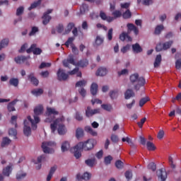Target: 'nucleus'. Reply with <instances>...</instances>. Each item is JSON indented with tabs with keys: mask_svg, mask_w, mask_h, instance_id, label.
<instances>
[{
	"mask_svg": "<svg viewBox=\"0 0 181 181\" xmlns=\"http://www.w3.org/2000/svg\"><path fill=\"white\" fill-rule=\"evenodd\" d=\"M95 144H97V141L95 139H88L85 142H79L77 145L71 148V152H74L75 158L78 159L81 158V152L83 151H91V149H93Z\"/></svg>",
	"mask_w": 181,
	"mask_h": 181,
	"instance_id": "obj_1",
	"label": "nucleus"
},
{
	"mask_svg": "<svg viewBox=\"0 0 181 181\" xmlns=\"http://www.w3.org/2000/svg\"><path fill=\"white\" fill-rule=\"evenodd\" d=\"M64 116H62L60 118L56 119L52 124H50L52 132L54 134L57 129L59 135H64L67 132L66 126L63 124L64 122ZM58 127V128H57Z\"/></svg>",
	"mask_w": 181,
	"mask_h": 181,
	"instance_id": "obj_2",
	"label": "nucleus"
},
{
	"mask_svg": "<svg viewBox=\"0 0 181 181\" xmlns=\"http://www.w3.org/2000/svg\"><path fill=\"white\" fill-rule=\"evenodd\" d=\"M127 33L125 32H123L119 35V39L122 40V42H125V40L127 39V42H132V37L129 36V33H131V32H134V35L136 36L139 33V30H138V28L135 26L133 23H128L127 25Z\"/></svg>",
	"mask_w": 181,
	"mask_h": 181,
	"instance_id": "obj_3",
	"label": "nucleus"
},
{
	"mask_svg": "<svg viewBox=\"0 0 181 181\" xmlns=\"http://www.w3.org/2000/svg\"><path fill=\"white\" fill-rule=\"evenodd\" d=\"M27 118H28V120L27 119L24 120L23 132L25 136H29V135L32 134V129L33 130L37 129V123H36L30 116H28ZM30 125L32 127V129L30 128Z\"/></svg>",
	"mask_w": 181,
	"mask_h": 181,
	"instance_id": "obj_4",
	"label": "nucleus"
},
{
	"mask_svg": "<svg viewBox=\"0 0 181 181\" xmlns=\"http://www.w3.org/2000/svg\"><path fill=\"white\" fill-rule=\"evenodd\" d=\"M50 146H56L54 141H44L42 144V148L44 153H54V150L50 148Z\"/></svg>",
	"mask_w": 181,
	"mask_h": 181,
	"instance_id": "obj_5",
	"label": "nucleus"
},
{
	"mask_svg": "<svg viewBox=\"0 0 181 181\" xmlns=\"http://www.w3.org/2000/svg\"><path fill=\"white\" fill-rule=\"evenodd\" d=\"M43 113V106L38 105L35 107L34 109V122L35 124H39L40 122V119L39 118V115H42Z\"/></svg>",
	"mask_w": 181,
	"mask_h": 181,
	"instance_id": "obj_6",
	"label": "nucleus"
},
{
	"mask_svg": "<svg viewBox=\"0 0 181 181\" xmlns=\"http://www.w3.org/2000/svg\"><path fill=\"white\" fill-rule=\"evenodd\" d=\"M76 63L77 62L74 60V56L73 54L69 55L67 59H64L62 62L64 67H67L68 69H71V67H70V64L76 66Z\"/></svg>",
	"mask_w": 181,
	"mask_h": 181,
	"instance_id": "obj_7",
	"label": "nucleus"
},
{
	"mask_svg": "<svg viewBox=\"0 0 181 181\" xmlns=\"http://www.w3.org/2000/svg\"><path fill=\"white\" fill-rule=\"evenodd\" d=\"M95 114H100V109H92L90 106L87 107L86 110V117H87V118L93 117L95 115Z\"/></svg>",
	"mask_w": 181,
	"mask_h": 181,
	"instance_id": "obj_8",
	"label": "nucleus"
},
{
	"mask_svg": "<svg viewBox=\"0 0 181 181\" xmlns=\"http://www.w3.org/2000/svg\"><path fill=\"white\" fill-rule=\"evenodd\" d=\"M57 75L59 81H66V80L69 78V74H66L64 69H59Z\"/></svg>",
	"mask_w": 181,
	"mask_h": 181,
	"instance_id": "obj_9",
	"label": "nucleus"
},
{
	"mask_svg": "<svg viewBox=\"0 0 181 181\" xmlns=\"http://www.w3.org/2000/svg\"><path fill=\"white\" fill-rule=\"evenodd\" d=\"M36 44H33L30 48L26 49L27 53H33V54H42V49L36 47Z\"/></svg>",
	"mask_w": 181,
	"mask_h": 181,
	"instance_id": "obj_10",
	"label": "nucleus"
},
{
	"mask_svg": "<svg viewBox=\"0 0 181 181\" xmlns=\"http://www.w3.org/2000/svg\"><path fill=\"white\" fill-rule=\"evenodd\" d=\"M157 176L160 181H165L168 178V173L163 169H160L157 171Z\"/></svg>",
	"mask_w": 181,
	"mask_h": 181,
	"instance_id": "obj_11",
	"label": "nucleus"
},
{
	"mask_svg": "<svg viewBox=\"0 0 181 181\" xmlns=\"http://www.w3.org/2000/svg\"><path fill=\"white\" fill-rule=\"evenodd\" d=\"M136 83L137 84L134 86V88L136 91H138L141 87H144V86H145L146 81L145 80L144 77H139Z\"/></svg>",
	"mask_w": 181,
	"mask_h": 181,
	"instance_id": "obj_12",
	"label": "nucleus"
},
{
	"mask_svg": "<svg viewBox=\"0 0 181 181\" xmlns=\"http://www.w3.org/2000/svg\"><path fill=\"white\" fill-rule=\"evenodd\" d=\"M28 59H30V57L18 56L14 58V62H16L17 64H22L23 63H26Z\"/></svg>",
	"mask_w": 181,
	"mask_h": 181,
	"instance_id": "obj_13",
	"label": "nucleus"
},
{
	"mask_svg": "<svg viewBox=\"0 0 181 181\" xmlns=\"http://www.w3.org/2000/svg\"><path fill=\"white\" fill-rule=\"evenodd\" d=\"M76 179L77 180H90L91 179V174L88 173H83V175L80 174L76 175Z\"/></svg>",
	"mask_w": 181,
	"mask_h": 181,
	"instance_id": "obj_14",
	"label": "nucleus"
},
{
	"mask_svg": "<svg viewBox=\"0 0 181 181\" xmlns=\"http://www.w3.org/2000/svg\"><path fill=\"white\" fill-rule=\"evenodd\" d=\"M76 67H81V69H84V67H87L88 66V60L87 59H81L76 64Z\"/></svg>",
	"mask_w": 181,
	"mask_h": 181,
	"instance_id": "obj_15",
	"label": "nucleus"
},
{
	"mask_svg": "<svg viewBox=\"0 0 181 181\" xmlns=\"http://www.w3.org/2000/svg\"><path fill=\"white\" fill-rule=\"evenodd\" d=\"M100 18H101L103 21H107L109 23L114 21V17L107 16V14L103 11L100 12Z\"/></svg>",
	"mask_w": 181,
	"mask_h": 181,
	"instance_id": "obj_16",
	"label": "nucleus"
},
{
	"mask_svg": "<svg viewBox=\"0 0 181 181\" xmlns=\"http://www.w3.org/2000/svg\"><path fill=\"white\" fill-rule=\"evenodd\" d=\"M2 173L4 176L9 177V176H11V173H12V165H7L5 168H4Z\"/></svg>",
	"mask_w": 181,
	"mask_h": 181,
	"instance_id": "obj_17",
	"label": "nucleus"
},
{
	"mask_svg": "<svg viewBox=\"0 0 181 181\" xmlns=\"http://www.w3.org/2000/svg\"><path fill=\"white\" fill-rule=\"evenodd\" d=\"M28 80L32 83V84H34V86H39V80L35 77V74L33 73L30 74L28 76Z\"/></svg>",
	"mask_w": 181,
	"mask_h": 181,
	"instance_id": "obj_18",
	"label": "nucleus"
},
{
	"mask_svg": "<svg viewBox=\"0 0 181 181\" xmlns=\"http://www.w3.org/2000/svg\"><path fill=\"white\" fill-rule=\"evenodd\" d=\"M18 101H19V100L18 99H16L8 103V105L7 106V110H8V111H9V112H12V111H16L15 105H16V103Z\"/></svg>",
	"mask_w": 181,
	"mask_h": 181,
	"instance_id": "obj_19",
	"label": "nucleus"
},
{
	"mask_svg": "<svg viewBox=\"0 0 181 181\" xmlns=\"http://www.w3.org/2000/svg\"><path fill=\"white\" fill-rule=\"evenodd\" d=\"M107 73H108V70H107L106 68L100 67L96 71V76H100V77H103L106 76Z\"/></svg>",
	"mask_w": 181,
	"mask_h": 181,
	"instance_id": "obj_20",
	"label": "nucleus"
},
{
	"mask_svg": "<svg viewBox=\"0 0 181 181\" xmlns=\"http://www.w3.org/2000/svg\"><path fill=\"white\" fill-rule=\"evenodd\" d=\"M132 97H135V93L132 89H127L124 93V98L125 100H129Z\"/></svg>",
	"mask_w": 181,
	"mask_h": 181,
	"instance_id": "obj_21",
	"label": "nucleus"
},
{
	"mask_svg": "<svg viewBox=\"0 0 181 181\" xmlns=\"http://www.w3.org/2000/svg\"><path fill=\"white\" fill-rule=\"evenodd\" d=\"M122 142H127L133 149H136V145L132 142V140L129 137H123L122 139Z\"/></svg>",
	"mask_w": 181,
	"mask_h": 181,
	"instance_id": "obj_22",
	"label": "nucleus"
},
{
	"mask_svg": "<svg viewBox=\"0 0 181 181\" xmlns=\"http://www.w3.org/2000/svg\"><path fill=\"white\" fill-rule=\"evenodd\" d=\"M97 91H98V85L95 83H93L90 86V93L92 95H96Z\"/></svg>",
	"mask_w": 181,
	"mask_h": 181,
	"instance_id": "obj_23",
	"label": "nucleus"
},
{
	"mask_svg": "<svg viewBox=\"0 0 181 181\" xmlns=\"http://www.w3.org/2000/svg\"><path fill=\"white\" fill-rule=\"evenodd\" d=\"M132 50L134 52V53H141L142 52V47H141V45H139V43H136L132 45Z\"/></svg>",
	"mask_w": 181,
	"mask_h": 181,
	"instance_id": "obj_24",
	"label": "nucleus"
},
{
	"mask_svg": "<svg viewBox=\"0 0 181 181\" xmlns=\"http://www.w3.org/2000/svg\"><path fill=\"white\" fill-rule=\"evenodd\" d=\"M61 149L62 152H67L70 149V143L67 141H64L62 144Z\"/></svg>",
	"mask_w": 181,
	"mask_h": 181,
	"instance_id": "obj_25",
	"label": "nucleus"
},
{
	"mask_svg": "<svg viewBox=\"0 0 181 181\" xmlns=\"http://www.w3.org/2000/svg\"><path fill=\"white\" fill-rule=\"evenodd\" d=\"M83 136H84V130L80 127L77 128L76 130V137L77 139H80Z\"/></svg>",
	"mask_w": 181,
	"mask_h": 181,
	"instance_id": "obj_26",
	"label": "nucleus"
},
{
	"mask_svg": "<svg viewBox=\"0 0 181 181\" xmlns=\"http://www.w3.org/2000/svg\"><path fill=\"white\" fill-rule=\"evenodd\" d=\"M162 62V55L158 54L156 56L155 62H154V67L156 69L157 67H159L160 66V63Z\"/></svg>",
	"mask_w": 181,
	"mask_h": 181,
	"instance_id": "obj_27",
	"label": "nucleus"
},
{
	"mask_svg": "<svg viewBox=\"0 0 181 181\" xmlns=\"http://www.w3.org/2000/svg\"><path fill=\"white\" fill-rule=\"evenodd\" d=\"M86 132H88V134H90V135H93V136H97V132L91 128L90 126H86L84 128Z\"/></svg>",
	"mask_w": 181,
	"mask_h": 181,
	"instance_id": "obj_28",
	"label": "nucleus"
},
{
	"mask_svg": "<svg viewBox=\"0 0 181 181\" xmlns=\"http://www.w3.org/2000/svg\"><path fill=\"white\" fill-rule=\"evenodd\" d=\"M47 114H48L49 116L50 115H59V112L56 110L54 108L52 107H47Z\"/></svg>",
	"mask_w": 181,
	"mask_h": 181,
	"instance_id": "obj_29",
	"label": "nucleus"
},
{
	"mask_svg": "<svg viewBox=\"0 0 181 181\" xmlns=\"http://www.w3.org/2000/svg\"><path fill=\"white\" fill-rule=\"evenodd\" d=\"M80 12L81 15H84L88 12V5L86 4H83L80 8Z\"/></svg>",
	"mask_w": 181,
	"mask_h": 181,
	"instance_id": "obj_30",
	"label": "nucleus"
},
{
	"mask_svg": "<svg viewBox=\"0 0 181 181\" xmlns=\"http://www.w3.org/2000/svg\"><path fill=\"white\" fill-rule=\"evenodd\" d=\"M31 94L33 95H35V97H39V95H42L43 94V89L38 88V89H34L31 91Z\"/></svg>",
	"mask_w": 181,
	"mask_h": 181,
	"instance_id": "obj_31",
	"label": "nucleus"
},
{
	"mask_svg": "<svg viewBox=\"0 0 181 181\" xmlns=\"http://www.w3.org/2000/svg\"><path fill=\"white\" fill-rule=\"evenodd\" d=\"M165 29V27L163 25H158L156 27L155 30H154V35H160L162 30Z\"/></svg>",
	"mask_w": 181,
	"mask_h": 181,
	"instance_id": "obj_32",
	"label": "nucleus"
},
{
	"mask_svg": "<svg viewBox=\"0 0 181 181\" xmlns=\"http://www.w3.org/2000/svg\"><path fill=\"white\" fill-rule=\"evenodd\" d=\"M9 84L11 86H13V87H18V86H19V79L16 78H11L9 80Z\"/></svg>",
	"mask_w": 181,
	"mask_h": 181,
	"instance_id": "obj_33",
	"label": "nucleus"
},
{
	"mask_svg": "<svg viewBox=\"0 0 181 181\" xmlns=\"http://www.w3.org/2000/svg\"><path fill=\"white\" fill-rule=\"evenodd\" d=\"M172 45H173V40H170L163 43V50H168V49H170V47H172Z\"/></svg>",
	"mask_w": 181,
	"mask_h": 181,
	"instance_id": "obj_34",
	"label": "nucleus"
},
{
	"mask_svg": "<svg viewBox=\"0 0 181 181\" xmlns=\"http://www.w3.org/2000/svg\"><path fill=\"white\" fill-rule=\"evenodd\" d=\"M42 23L43 25H47V23H49L52 19V17L47 14H44L42 16Z\"/></svg>",
	"mask_w": 181,
	"mask_h": 181,
	"instance_id": "obj_35",
	"label": "nucleus"
},
{
	"mask_svg": "<svg viewBox=\"0 0 181 181\" xmlns=\"http://www.w3.org/2000/svg\"><path fill=\"white\" fill-rule=\"evenodd\" d=\"M86 86H87V81L86 80L78 81L75 85L76 87H81V88H84Z\"/></svg>",
	"mask_w": 181,
	"mask_h": 181,
	"instance_id": "obj_36",
	"label": "nucleus"
},
{
	"mask_svg": "<svg viewBox=\"0 0 181 181\" xmlns=\"http://www.w3.org/2000/svg\"><path fill=\"white\" fill-rule=\"evenodd\" d=\"M74 23H69L66 26V30H65L64 35H69L71 32V29L74 28Z\"/></svg>",
	"mask_w": 181,
	"mask_h": 181,
	"instance_id": "obj_37",
	"label": "nucleus"
},
{
	"mask_svg": "<svg viewBox=\"0 0 181 181\" xmlns=\"http://www.w3.org/2000/svg\"><path fill=\"white\" fill-rule=\"evenodd\" d=\"M9 45V40L8 39H4L0 42V50H2L4 47H6Z\"/></svg>",
	"mask_w": 181,
	"mask_h": 181,
	"instance_id": "obj_38",
	"label": "nucleus"
},
{
	"mask_svg": "<svg viewBox=\"0 0 181 181\" xmlns=\"http://www.w3.org/2000/svg\"><path fill=\"white\" fill-rule=\"evenodd\" d=\"M11 142H12V141H11V139L9 138H8V137L3 138V140L1 142L2 148L9 145V144H11Z\"/></svg>",
	"mask_w": 181,
	"mask_h": 181,
	"instance_id": "obj_39",
	"label": "nucleus"
},
{
	"mask_svg": "<svg viewBox=\"0 0 181 181\" xmlns=\"http://www.w3.org/2000/svg\"><path fill=\"white\" fill-rule=\"evenodd\" d=\"M139 78V74H134L130 76V81L131 83H136L138 81V78Z\"/></svg>",
	"mask_w": 181,
	"mask_h": 181,
	"instance_id": "obj_40",
	"label": "nucleus"
},
{
	"mask_svg": "<svg viewBox=\"0 0 181 181\" xmlns=\"http://www.w3.org/2000/svg\"><path fill=\"white\" fill-rule=\"evenodd\" d=\"M8 135L9 136H13L14 139H16V135H18V132L15 129L11 128L8 130Z\"/></svg>",
	"mask_w": 181,
	"mask_h": 181,
	"instance_id": "obj_41",
	"label": "nucleus"
},
{
	"mask_svg": "<svg viewBox=\"0 0 181 181\" xmlns=\"http://www.w3.org/2000/svg\"><path fill=\"white\" fill-rule=\"evenodd\" d=\"M132 16V13L129 9H127L124 13L122 14V17L124 19H129Z\"/></svg>",
	"mask_w": 181,
	"mask_h": 181,
	"instance_id": "obj_42",
	"label": "nucleus"
},
{
	"mask_svg": "<svg viewBox=\"0 0 181 181\" xmlns=\"http://www.w3.org/2000/svg\"><path fill=\"white\" fill-rule=\"evenodd\" d=\"M40 4H42V2L40 1V0H38L37 1H35L34 3H33L28 8V11H32V9H35V8H37V6H39V5H40Z\"/></svg>",
	"mask_w": 181,
	"mask_h": 181,
	"instance_id": "obj_43",
	"label": "nucleus"
},
{
	"mask_svg": "<svg viewBox=\"0 0 181 181\" xmlns=\"http://www.w3.org/2000/svg\"><path fill=\"white\" fill-rule=\"evenodd\" d=\"M85 163L86 165H87V166H89L90 168H93V166H94L95 163V159H88L85 160Z\"/></svg>",
	"mask_w": 181,
	"mask_h": 181,
	"instance_id": "obj_44",
	"label": "nucleus"
},
{
	"mask_svg": "<svg viewBox=\"0 0 181 181\" xmlns=\"http://www.w3.org/2000/svg\"><path fill=\"white\" fill-rule=\"evenodd\" d=\"M104 43V39L101 38L100 36L96 37L95 46H101Z\"/></svg>",
	"mask_w": 181,
	"mask_h": 181,
	"instance_id": "obj_45",
	"label": "nucleus"
},
{
	"mask_svg": "<svg viewBox=\"0 0 181 181\" xmlns=\"http://www.w3.org/2000/svg\"><path fill=\"white\" fill-rule=\"evenodd\" d=\"M146 146H147L148 151H155V149H156V147L155 146L153 143L151 141H147Z\"/></svg>",
	"mask_w": 181,
	"mask_h": 181,
	"instance_id": "obj_46",
	"label": "nucleus"
},
{
	"mask_svg": "<svg viewBox=\"0 0 181 181\" xmlns=\"http://www.w3.org/2000/svg\"><path fill=\"white\" fill-rule=\"evenodd\" d=\"M113 18L117 19V18H121L122 16V13L120 11L116 10L112 13Z\"/></svg>",
	"mask_w": 181,
	"mask_h": 181,
	"instance_id": "obj_47",
	"label": "nucleus"
},
{
	"mask_svg": "<svg viewBox=\"0 0 181 181\" xmlns=\"http://www.w3.org/2000/svg\"><path fill=\"white\" fill-rule=\"evenodd\" d=\"M149 97L143 98L139 101V107H144L148 101H149Z\"/></svg>",
	"mask_w": 181,
	"mask_h": 181,
	"instance_id": "obj_48",
	"label": "nucleus"
},
{
	"mask_svg": "<svg viewBox=\"0 0 181 181\" xmlns=\"http://www.w3.org/2000/svg\"><path fill=\"white\" fill-rule=\"evenodd\" d=\"M110 96L112 100H115L118 97V90H112L110 92Z\"/></svg>",
	"mask_w": 181,
	"mask_h": 181,
	"instance_id": "obj_49",
	"label": "nucleus"
},
{
	"mask_svg": "<svg viewBox=\"0 0 181 181\" xmlns=\"http://www.w3.org/2000/svg\"><path fill=\"white\" fill-rule=\"evenodd\" d=\"M73 42H74V37H69L65 42V46H66L67 47H69V46H71V45H74Z\"/></svg>",
	"mask_w": 181,
	"mask_h": 181,
	"instance_id": "obj_50",
	"label": "nucleus"
},
{
	"mask_svg": "<svg viewBox=\"0 0 181 181\" xmlns=\"http://www.w3.org/2000/svg\"><path fill=\"white\" fill-rule=\"evenodd\" d=\"M147 168L150 170H152L153 172H155L156 170V164H155V163H150L148 165Z\"/></svg>",
	"mask_w": 181,
	"mask_h": 181,
	"instance_id": "obj_51",
	"label": "nucleus"
},
{
	"mask_svg": "<svg viewBox=\"0 0 181 181\" xmlns=\"http://www.w3.org/2000/svg\"><path fill=\"white\" fill-rule=\"evenodd\" d=\"M115 166L117 169H122L124 168V163L118 160L115 162Z\"/></svg>",
	"mask_w": 181,
	"mask_h": 181,
	"instance_id": "obj_52",
	"label": "nucleus"
},
{
	"mask_svg": "<svg viewBox=\"0 0 181 181\" xmlns=\"http://www.w3.org/2000/svg\"><path fill=\"white\" fill-rule=\"evenodd\" d=\"M37 32H39V28H37V27H33L31 31L29 33V36H35Z\"/></svg>",
	"mask_w": 181,
	"mask_h": 181,
	"instance_id": "obj_53",
	"label": "nucleus"
},
{
	"mask_svg": "<svg viewBox=\"0 0 181 181\" xmlns=\"http://www.w3.org/2000/svg\"><path fill=\"white\" fill-rule=\"evenodd\" d=\"M111 160H112V156H107L105 157V159H104L105 165H110L111 163Z\"/></svg>",
	"mask_w": 181,
	"mask_h": 181,
	"instance_id": "obj_54",
	"label": "nucleus"
},
{
	"mask_svg": "<svg viewBox=\"0 0 181 181\" xmlns=\"http://www.w3.org/2000/svg\"><path fill=\"white\" fill-rule=\"evenodd\" d=\"M101 107L103 110H105V111H111V110H112V106L110 105L103 104L101 105Z\"/></svg>",
	"mask_w": 181,
	"mask_h": 181,
	"instance_id": "obj_55",
	"label": "nucleus"
},
{
	"mask_svg": "<svg viewBox=\"0 0 181 181\" xmlns=\"http://www.w3.org/2000/svg\"><path fill=\"white\" fill-rule=\"evenodd\" d=\"M124 175L126 179H127V180L132 179V171H130V170L126 171L124 173Z\"/></svg>",
	"mask_w": 181,
	"mask_h": 181,
	"instance_id": "obj_56",
	"label": "nucleus"
},
{
	"mask_svg": "<svg viewBox=\"0 0 181 181\" xmlns=\"http://www.w3.org/2000/svg\"><path fill=\"white\" fill-rule=\"evenodd\" d=\"M111 141L114 144H117V142L119 141V139L118 138V136H117L115 134H112Z\"/></svg>",
	"mask_w": 181,
	"mask_h": 181,
	"instance_id": "obj_57",
	"label": "nucleus"
},
{
	"mask_svg": "<svg viewBox=\"0 0 181 181\" xmlns=\"http://www.w3.org/2000/svg\"><path fill=\"white\" fill-rule=\"evenodd\" d=\"M146 122V117L142 118L140 122H137V125L139 128H142L144 127V124Z\"/></svg>",
	"mask_w": 181,
	"mask_h": 181,
	"instance_id": "obj_58",
	"label": "nucleus"
},
{
	"mask_svg": "<svg viewBox=\"0 0 181 181\" xmlns=\"http://www.w3.org/2000/svg\"><path fill=\"white\" fill-rule=\"evenodd\" d=\"M24 9L25 8H23V6H20L18 8H17L16 16H21V15H22V13H23Z\"/></svg>",
	"mask_w": 181,
	"mask_h": 181,
	"instance_id": "obj_59",
	"label": "nucleus"
},
{
	"mask_svg": "<svg viewBox=\"0 0 181 181\" xmlns=\"http://www.w3.org/2000/svg\"><path fill=\"white\" fill-rule=\"evenodd\" d=\"M163 50V44L161 42L158 43L156 47V52H162Z\"/></svg>",
	"mask_w": 181,
	"mask_h": 181,
	"instance_id": "obj_60",
	"label": "nucleus"
},
{
	"mask_svg": "<svg viewBox=\"0 0 181 181\" xmlns=\"http://www.w3.org/2000/svg\"><path fill=\"white\" fill-rule=\"evenodd\" d=\"M71 47L72 49V53L74 54H78V49H77V47L74 44H71Z\"/></svg>",
	"mask_w": 181,
	"mask_h": 181,
	"instance_id": "obj_61",
	"label": "nucleus"
},
{
	"mask_svg": "<svg viewBox=\"0 0 181 181\" xmlns=\"http://www.w3.org/2000/svg\"><path fill=\"white\" fill-rule=\"evenodd\" d=\"M175 69L177 70H180L181 69V59H178L175 62Z\"/></svg>",
	"mask_w": 181,
	"mask_h": 181,
	"instance_id": "obj_62",
	"label": "nucleus"
},
{
	"mask_svg": "<svg viewBox=\"0 0 181 181\" xmlns=\"http://www.w3.org/2000/svg\"><path fill=\"white\" fill-rule=\"evenodd\" d=\"M51 66L52 64L50 63L42 62L39 66V69H45V67H50Z\"/></svg>",
	"mask_w": 181,
	"mask_h": 181,
	"instance_id": "obj_63",
	"label": "nucleus"
},
{
	"mask_svg": "<svg viewBox=\"0 0 181 181\" xmlns=\"http://www.w3.org/2000/svg\"><path fill=\"white\" fill-rule=\"evenodd\" d=\"M129 49H131V45H127L126 46L123 47L121 49V52H122V53H127V52H128V50H129Z\"/></svg>",
	"mask_w": 181,
	"mask_h": 181,
	"instance_id": "obj_64",
	"label": "nucleus"
}]
</instances>
